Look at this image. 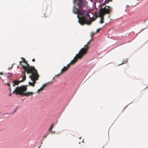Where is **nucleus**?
<instances>
[{
    "label": "nucleus",
    "instance_id": "f257e3e1",
    "mask_svg": "<svg viewBox=\"0 0 148 148\" xmlns=\"http://www.w3.org/2000/svg\"><path fill=\"white\" fill-rule=\"evenodd\" d=\"M73 3L76 4L78 6L77 8L74 5L73 9V12L75 14H77V17L78 18V22L82 25L85 24L90 25L91 23V21L88 20L87 17L91 18L87 11L83 9L84 6H86L87 3L83 1V0H73Z\"/></svg>",
    "mask_w": 148,
    "mask_h": 148
},
{
    "label": "nucleus",
    "instance_id": "f03ea898",
    "mask_svg": "<svg viewBox=\"0 0 148 148\" xmlns=\"http://www.w3.org/2000/svg\"><path fill=\"white\" fill-rule=\"evenodd\" d=\"M22 59H23V61H20L19 63L20 65L22 66L24 69L23 72H25V73L26 72L27 74H30L32 73L33 71L36 70L34 66H30L24 58H22Z\"/></svg>",
    "mask_w": 148,
    "mask_h": 148
},
{
    "label": "nucleus",
    "instance_id": "7ed1b4c3",
    "mask_svg": "<svg viewBox=\"0 0 148 148\" xmlns=\"http://www.w3.org/2000/svg\"><path fill=\"white\" fill-rule=\"evenodd\" d=\"M112 8L108 6H105L103 8H101L99 10V15L101 17L100 23H102L104 22L103 16L106 14H109L111 12Z\"/></svg>",
    "mask_w": 148,
    "mask_h": 148
},
{
    "label": "nucleus",
    "instance_id": "20e7f679",
    "mask_svg": "<svg viewBox=\"0 0 148 148\" xmlns=\"http://www.w3.org/2000/svg\"><path fill=\"white\" fill-rule=\"evenodd\" d=\"M30 74H31L29 75V77L33 81V82H29V85L32 86L34 87L35 84L36 83V81L38 79L39 76L36 70L33 71L32 73H31Z\"/></svg>",
    "mask_w": 148,
    "mask_h": 148
},
{
    "label": "nucleus",
    "instance_id": "39448f33",
    "mask_svg": "<svg viewBox=\"0 0 148 148\" xmlns=\"http://www.w3.org/2000/svg\"><path fill=\"white\" fill-rule=\"evenodd\" d=\"M27 90V87L24 86L17 87L13 92V93H15L16 95H23V93Z\"/></svg>",
    "mask_w": 148,
    "mask_h": 148
},
{
    "label": "nucleus",
    "instance_id": "423d86ee",
    "mask_svg": "<svg viewBox=\"0 0 148 148\" xmlns=\"http://www.w3.org/2000/svg\"><path fill=\"white\" fill-rule=\"evenodd\" d=\"M85 55L81 52L80 51L78 54H76V56L74 58V59L72 60L70 63L72 64H74L77 61L78 59H81Z\"/></svg>",
    "mask_w": 148,
    "mask_h": 148
},
{
    "label": "nucleus",
    "instance_id": "0eeeda50",
    "mask_svg": "<svg viewBox=\"0 0 148 148\" xmlns=\"http://www.w3.org/2000/svg\"><path fill=\"white\" fill-rule=\"evenodd\" d=\"M92 39H91L87 43V44L84 46V48H82L80 50L81 52H82L84 54L86 55L87 52L88 50L90 48V46H88L91 41L92 40Z\"/></svg>",
    "mask_w": 148,
    "mask_h": 148
},
{
    "label": "nucleus",
    "instance_id": "6e6552de",
    "mask_svg": "<svg viewBox=\"0 0 148 148\" xmlns=\"http://www.w3.org/2000/svg\"><path fill=\"white\" fill-rule=\"evenodd\" d=\"M21 77L22 78V80L20 81H18L16 80H14L13 82V84L12 85L13 86H15L16 85H18V84L21 82L24 81L26 79V77L25 73V72H23Z\"/></svg>",
    "mask_w": 148,
    "mask_h": 148
},
{
    "label": "nucleus",
    "instance_id": "1a4fd4ad",
    "mask_svg": "<svg viewBox=\"0 0 148 148\" xmlns=\"http://www.w3.org/2000/svg\"><path fill=\"white\" fill-rule=\"evenodd\" d=\"M68 69L66 66H64L63 68L62 69L60 73H59L57 75H55V77L57 76V77L62 75V74L66 72L68 70Z\"/></svg>",
    "mask_w": 148,
    "mask_h": 148
},
{
    "label": "nucleus",
    "instance_id": "9d476101",
    "mask_svg": "<svg viewBox=\"0 0 148 148\" xmlns=\"http://www.w3.org/2000/svg\"><path fill=\"white\" fill-rule=\"evenodd\" d=\"M34 93L32 92H24V93H23V95L25 96H28L30 95H32Z\"/></svg>",
    "mask_w": 148,
    "mask_h": 148
},
{
    "label": "nucleus",
    "instance_id": "9b49d317",
    "mask_svg": "<svg viewBox=\"0 0 148 148\" xmlns=\"http://www.w3.org/2000/svg\"><path fill=\"white\" fill-rule=\"evenodd\" d=\"M52 83V82H49L45 84H44L43 85L42 87H43V88H45L46 87H47L48 86H49V84H51Z\"/></svg>",
    "mask_w": 148,
    "mask_h": 148
},
{
    "label": "nucleus",
    "instance_id": "f8f14e48",
    "mask_svg": "<svg viewBox=\"0 0 148 148\" xmlns=\"http://www.w3.org/2000/svg\"><path fill=\"white\" fill-rule=\"evenodd\" d=\"M53 124L51 125V127H50V128H49L48 131L51 132V130L53 128Z\"/></svg>",
    "mask_w": 148,
    "mask_h": 148
},
{
    "label": "nucleus",
    "instance_id": "ddd939ff",
    "mask_svg": "<svg viewBox=\"0 0 148 148\" xmlns=\"http://www.w3.org/2000/svg\"><path fill=\"white\" fill-rule=\"evenodd\" d=\"M110 1L108 0H106L104 2L103 4L105 5L106 3H109Z\"/></svg>",
    "mask_w": 148,
    "mask_h": 148
},
{
    "label": "nucleus",
    "instance_id": "4468645a",
    "mask_svg": "<svg viewBox=\"0 0 148 148\" xmlns=\"http://www.w3.org/2000/svg\"><path fill=\"white\" fill-rule=\"evenodd\" d=\"M72 65V64L70 63H69L67 65V66H66L68 69L70 67V66Z\"/></svg>",
    "mask_w": 148,
    "mask_h": 148
},
{
    "label": "nucleus",
    "instance_id": "2eb2a0df",
    "mask_svg": "<svg viewBox=\"0 0 148 148\" xmlns=\"http://www.w3.org/2000/svg\"><path fill=\"white\" fill-rule=\"evenodd\" d=\"M95 33H94L93 32H92L91 34V38H92V36L95 34Z\"/></svg>",
    "mask_w": 148,
    "mask_h": 148
},
{
    "label": "nucleus",
    "instance_id": "dca6fc26",
    "mask_svg": "<svg viewBox=\"0 0 148 148\" xmlns=\"http://www.w3.org/2000/svg\"><path fill=\"white\" fill-rule=\"evenodd\" d=\"M18 109V107H16V108H15V109L14 110L13 112L12 113V114H13L14 113L16 112V110Z\"/></svg>",
    "mask_w": 148,
    "mask_h": 148
},
{
    "label": "nucleus",
    "instance_id": "f3484780",
    "mask_svg": "<svg viewBox=\"0 0 148 148\" xmlns=\"http://www.w3.org/2000/svg\"><path fill=\"white\" fill-rule=\"evenodd\" d=\"M101 28L97 29L96 31V32L95 33H97L98 32H99V31H100V30H101Z\"/></svg>",
    "mask_w": 148,
    "mask_h": 148
},
{
    "label": "nucleus",
    "instance_id": "a211bd4d",
    "mask_svg": "<svg viewBox=\"0 0 148 148\" xmlns=\"http://www.w3.org/2000/svg\"><path fill=\"white\" fill-rule=\"evenodd\" d=\"M41 91H42L41 90H40V89L38 90L37 92L39 93L40 92H41Z\"/></svg>",
    "mask_w": 148,
    "mask_h": 148
},
{
    "label": "nucleus",
    "instance_id": "6ab92c4d",
    "mask_svg": "<svg viewBox=\"0 0 148 148\" xmlns=\"http://www.w3.org/2000/svg\"><path fill=\"white\" fill-rule=\"evenodd\" d=\"M50 132L48 131L47 134H46V135H47V136H48L49 134L50 133Z\"/></svg>",
    "mask_w": 148,
    "mask_h": 148
},
{
    "label": "nucleus",
    "instance_id": "aec40b11",
    "mask_svg": "<svg viewBox=\"0 0 148 148\" xmlns=\"http://www.w3.org/2000/svg\"><path fill=\"white\" fill-rule=\"evenodd\" d=\"M44 88H43V87H42L40 89V90H41V91H42L44 89Z\"/></svg>",
    "mask_w": 148,
    "mask_h": 148
},
{
    "label": "nucleus",
    "instance_id": "412c9836",
    "mask_svg": "<svg viewBox=\"0 0 148 148\" xmlns=\"http://www.w3.org/2000/svg\"><path fill=\"white\" fill-rule=\"evenodd\" d=\"M47 136V135L45 134L43 136V138H46Z\"/></svg>",
    "mask_w": 148,
    "mask_h": 148
},
{
    "label": "nucleus",
    "instance_id": "4be33fe9",
    "mask_svg": "<svg viewBox=\"0 0 148 148\" xmlns=\"http://www.w3.org/2000/svg\"><path fill=\"white\" fill-rule=\"evenodd\" d=\"M7 85L9 86H10V83H8Z\"/></svg>",
    "mask_w": 148,
    "mask_h": 148
},
{
    "label": "nucleus",
    "instance_id": "5701e85b",
    "mask_svg": "<svg viewBox=\"0 0 148 148\" xmlns=\"http://www.w3.org/2000/svg\"><path fill=\"white\" fill-rule=\"evenodd\" d=\"M3 72H0V75H3Z\"/></svg>",
    "mask_w": 148,
    "mask_h": 148
},
{
    "label": "nucleus",
    "instance_id": "b1692460",
    "mask_svg": "<svg viewBox=\"0 0 148 148\" xmlns=\"http://www.w3.org/2000/svg\"><path fill=\"white\" fill-rule=\"evenodd\" d=\"M35 59L34 58L32 60V61L33 62H35Z\"/></svg>",
    "mask_w": 148,
    "mask_h": 148
},
{
    "label": "nucleus",
    "instance_id": "393cba45",
    "mask_svg": "<svg viewBox=\"0 0 148 148\" xmlns=\"http://www.w3.org/2000/svg\"><path fill=\"white\" fill-rule=\"evenodd\" d=\"M42 17H44V18H45V17H46V16H42Z\"/></svg>",
    "mask_w": 148,
    "mask_h": 148
},
{
    "label": "nucleus",
    "instance_id": "a878e982",
    "mask_svg": "<svg viewBox=\"0 0 148 148\" xmlns=\"http://www.w3.org/2000/svg\"><path fill=\"white\" fill-rule=\"evenodd\" d=\"M125 63V62H123L122 63V64H123V63Z\"/></svg>",
    "mask_w": 148,
    "mask_h": 148
},
{
    "label": "nucleus",
    "instance_id": "bb28decb",
    "mask_svg": "<svg viewBox=\"0 0 148 148\" xmlns=\"http://www.w3.org/2000/svg\"><path fill=\"white\" fill-rule=\"evenodd\" d=\"M110 1H112V0H108Z\"/></svg>",
    "mask_w": 148,
    "mask_h": 148
},
{
    "label": "nucleus",
    "instance_id": "cd10ccee",
    "mask_svg": "<svg viewBox=\"0 0 148 148\" xmlns=\"http://www.w3.org/2000/svg\"><path fill=\"white\" fill-rule=\"evenodd\" d=\"M9 95L10 96H11V94H9Z\"/></svg>",
    "mask_w": 148,
    "mask_h": 148
}]
</instances>
